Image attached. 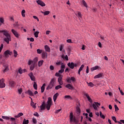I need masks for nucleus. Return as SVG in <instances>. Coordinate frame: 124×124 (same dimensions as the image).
I'll return each mask as SVG.
<instances>
[{"instance_id": "1", "label": "nucleus", "mask_w": 124, "mask_h": 124, "mask_svg": "<svg viewBox=\"0 0 124 124\" xmlns=\"http://www.w3.org/2000/svg\"><path fill=\"white\" fill-rule=\"evenodd\" d=\"M3 34L5 36L4 38V41L7 43V44H9V41H11V37L10 34L7 32V31L3 32Z\"/></svg>"}, {"instance_id": "2", "label": "nucleus", "mask_w": 124, "mask_h": 124, "mask_svg": "<svg viewBox=\"0 0 124 124\" xmlns=\"http://www.w3.org/2000/svg\"><path fill=\"white\" fill-rule=\"evenodd\" d=\"M55 85H56V79L52 78L50 80L49 84L47 87L46 90H50V89H52V88H53Z\"/></svg>"}, {"instance_id": "3", "label": "nucleus", "mask_w": 124, "mask_h": 124, "mask_svg": "<svg viewBox=\"0 0 124 124\" xmlns=\"http://www.w3.org/2000/svg\"><path fill=\"white\" fill-rule=\"evenodd\" d=\"M52 98L51 97H48V100L46 102V108L47 110H50V108L51 106H52Z\"/></svg>"}, {"instance_id": "4", "label": "nucleus", "mask_w": 124, "mask_h": 124, "mask_svg": "<svg viewBox=\"0 0 124 124\" xmlns=\"http://www.w3.org/2000/svg\"><path fill=\"white\" fill-rule=\"evenodd\" d=\"M77 123V120L76 119L75 117H73V113L71 112L70 113V123Z\"/></svg>"}, {"instance_id": "5", "label": "nucleus", "mask_w": 124, "mask_h": 124, "mask_svg": "<svg viewBox=\"0 0 124 124\" xmlns=\"http://www.w3.org/2000/svg\"><path fill=\"white\" fill-rule=\"evenodd\" d=\"M5 87V83H4V79L2 78L0 80V88L1 89Z\"/></svg>"}, {"instance_id": "6", "label": "nucleus", "mask_w": 124, "mask_h": 124, "mask_svg": "<svg viewBox=\"0 0 124 124\" xmlns=\"http://www.w3.org/2000/svg\"><path fill=\"white\" fill-rule=\"evenodd\" d=\"M94 104H93V108L94 110H97V107H98V106H100V103L98 102H94Z\"/></svg>"}, {"instance_id": "7", "label": "nucleus", "mask_w": 124, "mask_h": 124, "mask_svg": "<svg viewBox=\"0 0 124 124\" xmlns=\"http://www.w3.org/2000/svg\"><path fill=\"white\" fill-rule=\"evenodd\" d=\"M28 75L30 77L31 81H35V77L33 76V73L32 72L29 73Z\"/></svg>"}, {"instance_id": "8", "label": "nucleus", "mask_w": 124, "mask_h": 124, "mask_svg": "<svg viewBox=\"0 0 124 124\" xmlns=\"http://www.w3.org/2000/svg\"><path fill=\"white\" fill-rule=\"evenodd\" d=\"M46 108V103L45 102H43L42 104V105L40 106V108L41 111H43V110H45Z\"/></svg>"}, {"instance_id": "9", "label": "nucleus", "mask_w": 124, "mask_h": 124, "mask_svg": "<svg viewBox=\"0 0 124 124\" xmlns=\"http://www.w3.org/2000/svg\"><path fill=\"white\" fill-rule=\"evenodd\" d=\"M84 94L85 96H86L87 98L88 99V101L92 103V102H93V100H92V98H91V97H90L89 94H88V93H84Z\"/></svg>"}, {"instance_id": "10", "label": "nucleus", "mask_w": 124, "mask_h": 124, "mask_svg": "<svg viewBox=\"0 0 124 124\" xmlns=\"http://www.w3.org/2000/svg\"><path fill=\"white\" fill-rule=\"evenodd\" d=\"M37 3L41 5V6H45L46 4H45V2L42 1L41 0H37Z\"/></svg>"}, {"instance_id": "11", "label": "nucleus", "mask_w": 124, "mask_h": 124, "mask_svg": "<svg viewBox=\"0 0 124 124\" xmlns=\"http://www.w3.org/2000/svg\"><path fill=\"white\" fill-rule=\"evenodd\" d=\"M58 82L59 83V85H61L62 86V85H63V82L62 81V77L60 76L58 78Z\"/></svg>"}, {"instance_id": "12", "label": "nucleus", "mask_w": 124, "mask_h": 124, "mask_svg": "<svg viewBox=\"0 0 124 124\" xmlns=\"http://www.w3.org/2000/svg\"><path fill=\"white\" fill-rule=\"evenodd\" d=\"M42 59H44L47 58V52L45 51L43 52L42 54Z\"/></svg>"}, {"instance_id": "13", "label": "nucleus", "mask_w": 124, "mask_h": 124, "mask_svg": "<svg viewBox=\"0 0 124 124\" xmlns=\"http://www.w3.org/2000/svg\"><path fill=\"white\" fill-rule=\"evenodd\" d=\"M65 88L69 89V90H73V89H74L73 86H72L70 84H68L66 85Z\"/></svg>"}, {"instance_id": "14", "label": "nucleus", "mask_w": 124, "mask_h": 124, "mask_svg": "<svg viewBox=\"0 0 124 124\" xmlns=\"http://www.w3.org/2000/svg\"><path fill=\"white\" fill-rule=\"evenodd\" d=\"M67 65L68 66H69L70 68L71 69H73L74 68V63L73 62L68 63Z\"/></svg>"}, {"instance_id": "15", "label": "nucleus", "mask_w": 124, "mask_h": 124, "mask_svg": "<svg viewBox=\"0 0 124 124\" xmlns=\"http://www.w3.org/2000/svg\"><path fill=\"white\" fill-rule=\"evenodd\" d=\"M45 49L46 52H48V53H50V52H51V48H50V47H49L48 45H46L45 46Z\"/></svg>"}, {"instance_id": "16", "label": "nucleus", "mask_w": 124, "mask_h": 124, "mask_svg": "<svg viewBox=\"0 0 124 124\" xmlns=\"http://www.w3.org/2000/svg\"><path fill=\"white\" fill-rule=\"evenodd\" d=\"M103 74L100 73V74H99L95 76L94 78V79H97L98 78H101V77L103 76Z\"/></svg>"}, {"instance_id": "17", "label": "nucleus", "mask_w": 124, "mask_h": 124, "mask_svg": "<svg viewBox=\"0 0 124 124\" xmlns=\"http://www.w3.org/2000/svg\"><path fill=\"white\" fill-rule=\"evenodd\" d=\"M37 62H38V58L37 57H35L34 58L33 61V64H35V65H37Z\"/></svg>"}, {"instance_id": "18", "label": "nucleus", "mask_w": 124, "mask_h": 124, "mask_svg": "<svg viewBox=\"0 0 124 124\" xmlns=\"http://www.w3.org/2000/svg\"><path fill=\"white\" fill-rule=\"evenodd\" d=\"M9 85L10 87L13 88L15 86V82L13 80H11L9 82Z\"/></svg>"}, {"instance_id": "19", "label": "nucleus", "mask_w": 124, "mask_h": 124, "mask_svg": "<svg viewBox=\"0 0 124 124\" xmlns=\"http://www.w3.org/2000/svg\"><path fill=\"white\" fill-rule=\"evenodd\" d=\"M59 95V93H57L53 95V100L54 102H56V100H57V98H58V96Z\"/></svg>"}, {"instance_id": "20", "label": "nucleus", "mask_w": 124, "mask_h": 124, "mask_svg": "<svg viewBox=\"0 0 124 124\" xmlns=\"http://www.w3.org/2000/svg\"><path fill=\"white\" fill-rule=\"evenodd\" d=\"M45 86H46V84L44 83L41 87V93H44V91H45Z\"/></svg>"}, {"instance_id": "21", "label": "nucleus", "mask_w": 124, "mask_h": 124, "mask_svg": "<svg viewBox=\"0 0 124 124\" xmlns=\"http://www.w3.org/2000/svg\"><path fill=\"white\" fill-rule=\"evenodd\" d=\"M99 68V66H95L91 68V70L92 72L94 71V70H96V69H98Z\"/></svg>"}, {"instance_id": "22", "label": "nucleus", "mask_w": 124, "mask_h": 124, "mask_svg": "<svg viewBox=\"0 0 124 124\" xmlns=\"http://www.w3.org/2000/svg\"><path fill=\"white\" fill-rule=\"evenodd\" d=\"M13 33H14V35L17 38H19V36H20V34H19V33H18L17 31H13Z\"/></svg>"}, {"instance_id": "23", "label": "nucleus", "mask_w": 124, "mask_h": 124, "mask_svg": "<svg viewBox=\"0 0 124 124\" xmlns=\"http://www.w3.org/2000/svg\"><path fill=\"white\" fill-rule=\"evenodd\" d=\"M23 115L24 114L23 113L20 112L17 115H15V118H20V117H22V116H23Z\"/></svg>"}, {"instance_id": "24", "label": "nucleus", "mask_w": 124, "mask_h": 124, "mask_svg": "<svg viewBox=\"0 0 124 124\" xmlns=\"http://www.w3.org/2000/svg\"><path fill=\"white\" fill-rule=\"evenodd\" d=\"M41 13L44 14L45 16L49 15V14H50V11H46L45 12L41 11Z\"/></svg>"}, {"instance_id": "25", "label": "nucleus", "mask_w": 124, "mask_h": 124, "mask_svg": "<svg viewBox=\"0 0 124 124\" xmlns=\"http://www.w3.org/2000/svg\"><path fill=\"white\" fill-rule=\"evenodd\" d=\"M43 62H44V61L40 60L38 62V66L40 67V66H42V64H43Z\"/></svg>"}, {"instance_id": "26", "label": "nucleus", "mask_w": 124, "mask_h": 124, "mask_svg": "<svg viewBox=\"0 0 124 124\" xmlns=\"http://www.w3.org/2000/svg\"><path fill=\"white\" fill-rule=\"evenodd\" d=\"M64 98H65V99H70V100H72V99H73L72 97H71L70 95H65Z\"/></svg>"}, {"instance_id": "27", "label": "nucleus", "mask_w": 124, "mask_h": 124, "mask_svg": "<svg viewBox=\"0 0 124 124\" xmlns=\"http://www.w3.org/2000/svg\"><path fill=\"white\" fill-rule=\"evenodd\" d=\"M20 26H22V24H18V22H16V23L14 24V27H15V28H19Z\"/></svg>"}, {"instance_id": "28", "label": "nucleus", "mask_w": 124, "mask_h": 124, "mask_svg": "<svg viewBox=\"0 0 124 124\" xmlns=\"http://www.w3.org/2000/svg\"><path fill=\"white\" fill-rule=\"evenodd\" d=\"M27 93L31 96H33V93L30 90H28Z\"/></svg>"}, {"instance_id": "29", "label": "nucleus", "mask_w": 124, "mask_h": 124, "mask_svg": "<svg viewBox=\"0 0 124 124\" xmlns=\"http://www.w3.org/2000/svg\"><path fill=\"white\" fill-rule=\"evenodd\" d=\"M76 15L78 16V17L79 18V19L82 18V14H81V12H78V14H76Z\"/></svg>"}, {"instance_id": "30", "label": "nucleus", "mask_w": 124, "mask_h": 124, "mask_svg": "<svg viewBox=\"0 0 124 124\" xmlns=\"http://www.w3.org/2000/svg\"><path fill=\"white\" fill-rule=\"evenodd\" d=\"M4 55L6 57H7V56H8V55H11L10 51L9 50L5 51L4 52Z\"/></svg>"}, {"instance_id": "31", "label": "nucleus", "mask_w": 124, "mask_h": 124, "mask_svg": "<svg viewBox=\"0 0 124 124\" xmlns=\"http://www.w3.org/2000/svg\"><path fill=\"white\" fill-rule=\"evenodd\" d=\"M36 66V65H35L34 64H33L30 66V70H33L34 69V67Z\"/></svg>"}, {"instance_id": "32", "label": "nucleus", "mask_w": 124, "mask_h": 124, "mask_svg": "<svg viewBox=\"0 0 124 124\" xmlns=\"http://www.w3.org/2000/svg\"><path fill=\"white\" fill-rule=\"evenodd\" d=\"M25 13H26V11L25 10H23L21 11V15L22 17H26V15H25Z\"/></svg>"}, {"instance_id": "33", "label": "nucleus", "mask_w": 124, "mask_h": 124, "mask_svg": "<svg viewBox=\"0 0 124 124\" xmlns=\"http://www.w3.org/2000/svg\"><path fill=\"white\" fill-rule=\"evenodd\" d=\"M82 2L84 6H85V7H88V4H87V3L84 0H82Z\"/></svg>"}, {"instance_id": "34", "label": "nucleus", "mask_w": 124, "mask_h": 124, "mask_svg": "<svg viewBox=\"0 0 124 124\" xmlns=\"http://www.w3.org/2000/svg\"><path fill=\"white\" fill-rule=\"evenodd\" d=\"M33 87L34 90H37V84H36V82H34Z\"/></svg>"}, {"instance_id": "35", "label": "nucleus", "mask_w": 124, "mask_h": 124, "mask_svg": "<svg viewBox=\"0 0 124 124\" xmlns=\"http://www.w3.org/2000/svg\"><path fill=\"white\" fill-rule=\"evenodd\" d=\"M87 84L88 85V86L89 87H91V88H93V86H94V85H93V83L92 82H87Z\"/></svg>"}, {"instance_id": "36", "label": "nucleus", "mask_w": 124, "mask_h": 124, "mask_svg": "<svg viewBox=\"0 0 124 124\" xmlns=\"http://www.w3.org/2000/svg\"><path fill=\"white\" fill-rule=\"evenodd\" d=\"M29 124V120H26L24 119L23 120V124Z\"/></svg>"}, {"instance_id": "37", "label": "nucleus", "mask_w": 124, "mask_h": 124, "mask_svg": "<svg viewBox=\"0 0 124 124\" xmlns=\"http://www.w3.org/2000/svg\"><path fill=\"white\" fill-rule=\"evenodd\" d=\"M32 123L34 124H37V120H36V119L34 118V117H33L32 118Z\"/></svg>"}, {"instance_id": "38", "label": "nucleus", "mask_w": 124, "mask_h": 124, "mask_svg": "<svg viewBox=\"0 0 124 124\" xmlns=\"http://www.w3.org/2000/svg\"><path fill=\"white\" fill-rule=\"evenodd\" d=\"M39 34V31H35L34 33V35L35 36V37H38V34Z\"/></svg>"}, {"instance_id": "39", "label": "nucleus", "mask_w": 124, "mask_h": 124, "mask_svg": "<svg viewBox=\"0 0 124 124\" xmlns=\"http://www.w3.org/2000/svg\"><path fill=\"white\" fill-rule=\"evenodd\" d=\"M66 80L67 83H71V78L69 77H67V78L66 79Z\"/></svg>"}, {"instance_id": "40", "label": "nucleus", "mask_w": 124, "mask_h": 124, "mask_svg": "<svg viewBox=\"0 0 124 124\" xmlns=\"http://www.w3.org/2000/svg\"><path fill=\"white\" fill-rule=\"evenodd\" d=\"M25 70L23 71V70H22L21 68H20L18 69V73H19V74H22L23 73V72H25Z\"/></svg>"}, {"instance_id": "41", "label": "nucleus", "mask_w": 124, "mask_h": 124, "mask_svg": "<svg viewBox=\"0 0 124 124\" xmlns=\"http://www.w3.org/2000/svg\"><path fill=\"white\" fill-rule=\"evenodd\" d=\"M100 116L101 118H102V119H103V120H104V119H105V116H104V115L102 114V112H101V111L100 112Z\"/></svg>"}, {"instance_id": "42", "label": "nucleus", "mask_w": 124, "mask_h": 124, "mask_svg": "<svg viewBox=\"0 0 124 124\" xmlns=\"http://www.w3.org/2000/svg\"><path fill=\"white\" fill-rule=\"evenodd\" d=\"M9 70V69L8 68V66H6L5 67V69L3 70V72L5 73L7 71H8Z\"/></svg>"}, {"instance_id": "43", "label": "nucleus", "mask_w": 124, "mask_h": 124, "mask_svg": "<svg viewBox=\"0 0 124 124\" xmlns=\"http://www.w3.org/2000/svg\"><path fill=\"white\" fill-rule=\"evenodd\" d=\"M60 89H62V85H57L55 87V90H59Z\"/></svg>"}, {"instance_id": "44", "label": "nucleus", "mask_w": 124, "mask_h": 124, "mask_svg": "<svg viewBox=\"0 0 124 124\" xmlns=\"http://www.w3.org/2000/svg\"><path fill=\"white\" fill-rule=\"evenodd\" d=\"M2 119H4L5 120H10V118L8 116H2Z\"/></svg>"}, {"instance_id": "45", "label": "nucleus", "mask_w": 124, "mask_h": 124, "mask_svg": "<svg viewBox=\"0 0 124 124\" xmlns=\"http://www.w3.org/2000/svg\"><path fill=\"white\" fill-rule=\"evenodd\" d=\"M71 81L72 82H75L76 81V78H74V77H71Z\"/></svg>"}, {"instance_id": "46", "label": "nucleus", "mask_w": 124, "mask_h": 124, "mask_svg": "<svg viewBox=\"0 0 124 124\" xmlns=\"http://www.w3.org/2000/svg\"><path fill=\"white\" fill-rule=\"evenodd\" d=\"M112 120H113L114 122H115V123H118V121H117V119L116 118V117L112 116Z\"/></svg>"}, {"instance_id": "47", "label": "nucleus", "mask_w": 124, "mask_h": 124, "mask_svg": "<svg viewBox=\"0 0 124 124\" xmlns=\"http://www.w3.org/2000/svg\"><path fill=\"white\" fill-rule=\"evenodd\" d=\"M37 52L38 54H41L42 53V49H37Z\"/></svg>"}, {"instance_id": "48", "label": "nucleus", "mask_w": 124, "mask_h": 124, "mask_svg": "<svg viewBox=\"0 0 124 124\" xmlns=\"http://www.w3.org/2000/svg\"><path fill=\"white\" fill-rule=\"evenodd\" d=\"M77 111L78 112V114H80L81 113V110H80V108L79 107H77Z\"/></svg>"}, {"instance_id": "49", "label": "nucleus", "mask_w": 124, "mask_h": 124, "mask_svg": "<svg viewBox=\"0 0 124 124\" xmlns=\"http://www.w3.org/2000/svg\"><path fill=\"white\" fill-rule=\"evenodd\" d=\"M84 66H85V65H84V64H82L78 70H79L80 71H82V70H83V68H84Z\"/></svg>"}, {"instance_id": "50", "label": "nucleus", "mask_w": 124, "mask_h": 124, "mask_svg": "<svg viewBox=\"0 0 124 124\" xmlns=\"http://www.w3.org/2000/svg\"><path fill=\"white\" fill-rule=\"evenodd\" d=\"M114 108H115V111H119V108L118 107L117 105H114Z\"/></svg>"}, {"instance_id": "51", "label": "nucleus", "mask_w": 124, "mask_h": 124, "mask_svg": "<svg viewBox=\"0 0 124 124\" xmlns=\"http://www.w3.org/2000/svg\"><path fill=\"white\" fill-rule=\"evenodd\" d=\"M32 63H33V61H31V60H30L28 62L29 65H31Z\"/></svg>"}, {"instance_id": "52", "label": "nucleus", "mask_w": 124, "mask_h": 124, "mask_svg": "<svg viewBox=\"0 0 124 124\" xmlns=\"http://www.w3.org/2000/svg\"><path fill=\"white\" fill-rule=\"evenodd\" d=\"M67 50L68 53H69V54L71 52V47L70 46H69V47H68Z\"/></svg>"}, {"instance_id": "53", "label": "nucleus", "mask_w": 124, "mask_h": 124, "mask_svg": "<svg viewBox=\"0 0 124 124\" xmlns=\"http://www.w3.org/2000/svg\"><path fill=\"white\" fill-rule=\"evenodd\" d=\"M18 92L19 94H21V93H22L23 92V90H22V88L18 89Z\"/></svg>"}, {"instance_id": "54", "label": "nucleus", "mask_w": 124, "mask_h": 124, "mask_svg": "<svg viewBox=\"0 0 124 124\" xmlns=\"http://www.w3.org/2000/svg\"><path fill=\"white\" fill-rule=\"evenodd\" d=\"M14 57H15V58H16V57H17V55H18V54H17V51H16V50H14Z\"/></svg>"}, {"instance_id": "55", "label": "nucleus", "mask_w": 124, "mask_h": 124, "mask_svg": "<svg viewBox=\"0 0 124 124\" xmlns=\"http://www.w3.org/2000/svg\"><path fill=\"white\" fill-rule=\"evenodd\" d=\"M0 23H1L2 24H3V23H4V20L3 19V18H2V17H0Z\"/></svg>"}, {"instance_id": "56", "label": "nucleus", "mask_w": 124, "mask_h": 124, "mask_svg": "<svg viewBox=\"0 0 124 124\" xmlns=\"http://www.w3.org/2000/svg\"><path fill=\"white\" fill-rule=\"evenodd\" d=\"M49 68L50 70H54L55 67L53 65H50Z\"/></svg>"}, {"instance_id": "57", "label": "nucleus", "mask_w": 124, "mask_h": 124, "mask_svg": "<svg viewBox=\"0 0 124 124\" xmlns=\"http://www.w3.org/2000/svg\"><path fill=\"white\" fill-rule=\"evenodd\" d=\"M33 18H34V19H36L38 21V22L39 21V19H38V17H37V16H33Z\"/></svg>"}, {"instance_id": "58", "label": "nucleus", "mask_w": 124, "mask_h": 124, "mask_svg": "<svg viewBox=\"0 0 124 124\" xmlns=\"http://www.w3.org/2000/svg\"><path fill=\"white\" fill-rule=\"evenodd\" d=\"M64 71V69H61L59 71V73H62Z\"/></svg>"}, {"instance_id": "59", "label": "nucleus", "mask_w": 124, "mask_h": 124, "mask_svg": "<svg viewBox=\"0 0 124 124\" xmlns=\"http://www.w3.org/2000/svg\"><path fill=\"white\" fill-rule=\"evenodd\" d=\"M33 115H34V116H35L36 117H39V114L37 112L34 113Z\"/></svg>"}, {"instance_id": "60", "label": "nucleus", "mask_w": 124, "mask_h": 124, "mask_svg": "<svg viewBox=\"0 0 124 124\" xmlns=\"http://www.w3.org/2000/svg\"><path fill=\"white\" fill-rule=\"evenodd\" d=\"M62 49H63V46L61 45L60 48V51H62Z\"/></svg>"}, {"instance_id": "61", "label": "nucleus", "mask_w": 124, "mask_h": 124, "mask_svg": "<svg viewBox=\"0 0 124 124\" xmlns=\"http://www.w3.org/2000/svg\"><path fill=\"white\" fill-rule=\"evenodd\" d=\"M67 42L68 43H72V41H71V39H68V40H67Z\"/></svg>"}, {"instance_id": "62", "label": "nucleus", "mask_w": 124, "mask_h": 124, "mask_svg": "<svg viewBox=\"0 0 124 124\" xmlns=\"http://www.w3.org/2000/svg\"><path fill=\"white\" fill-rule=\"evenodd\" d=\"M65 67V65L63 64L61 65V69H64Z\"/></svg>"}, {"instance_id": "63", "label": "nucleus", "mask_w": 124, "mask_h": 124, "mask_svg": "<svg viewBox=\"0 0 124 124\" xmlns=\"http://www.w3.org/2000/svg\"><path fill=\"white\" fill-rule=\"evenodd\" d=\"M10 120L12 122H14L15 121H16V119H15V118H14L12 117L10 118Z\"/></svg>"}, {"instance_id": "64", "label": "nucleus", "mask_w": 124, "mask_h": 124, "mask_svg": "<svg viewBox=\"0 0 124 124\" xmlns=\"http://www.w3.org/2000/svg\"><path fill=\"white\" fill-rule=\"evenodd\" d=\"M86 73H89V66H87V68H86Z\"/></svg>"}]
</instances>
